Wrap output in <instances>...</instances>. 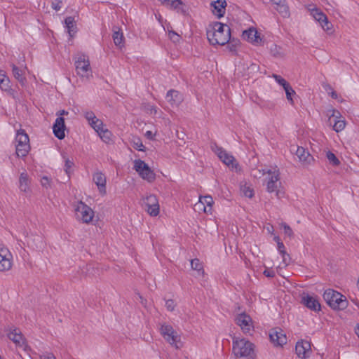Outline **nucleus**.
<instances>
[{"label":"nucleus","instance_id":"nucleus-1","mask_svg":"<svg viewBox=\"0 0 359 359\" xmlns=\"http://www.w3.org/2000/svg\"><path fill=\"white\" fill-rule=\"evenodd\" d=\"M207 38L212 45H226L231 39V28L226 24L213 22L207 29Z\"/></svg>","mask_w":359,"mask_h":359},{"label":"nucleus","instance_id":"nucleus-2","mask_svg":"<svg viewBox=\"0 0 359 359\" xmlns=\"http://www.w3.org/2000/svg\"><path fill=\"white\" fill-rule=\"evenodd\" d=\"M255 344L245 338L234 337L232 341V353L236 358L255 359Z\"/></svg>","mask_w":359,"mask_h":359},{"label":"nucleus","instance_id":"nucleus-3","mask_svg":"<svg viewBox=\"0 0 359 359\" xmlns=\"http://www.w3.org/2000/svg\"><path fill=\"white\" fill-rule=\"evenodd\" d=\"M323 299L334 310H344L348 304L346 297L333 289L325 290L323 294Z\"/></svg>","mask_w":359,"mask_h":359},{"label":"nucleus","instance_id":"nucleus-4","mask_svg":"<svg viewBox=\"0 0 359 359\" xmlns=\"http://www.w3.org/2000/svg\"><path fill=\"white\" fill-rule=\"evenodd\" d=\"M15 153L18 157H25L30 151L29 139L24 130H18L15 136Z\"/></svg>","mask_w":359,"mask_h":359},{"label":"nucleus","instance_id":"nucleus-5","mask_svg":"<svg viewBox=\"0 0 359 359\" xmlns=\"http://www.w3.org/2000/svg\"><path fill=\"white\" fill-rule=\"evenodd\" d=\"M75 68L79 76L88 79L92 76L89 58L84 54H79L75 60Z\"/></svg>","mask_w":359,"mask_h":359},{"label":"nucleus","instance_id":"nucleus-6","mask_svg":"<svg viewBox=\"0 0 359 359\" xmlns=\"http://www.w3.org/2000/svg\"><path fill=\"white\" fill-rule=\"evenodd\" d=\"M76 219L83 223H90L94 217V211L82 201H79L75 208Z\"/></svg>","mask_w":359,"mask_h":359},{"label":"nucleus","instance_id":"nucleus-7","mask_svg":"<svg viewBox=\"0 0 359 359\" xmlns=\"http://www.w3.org/2000/svg\"><path fill=\"white\" fill-rule=\"evenodd\" d=\"M161 334L163 339L169 343L171 346L177 348V332L173 329V327L168 324L163 323L160 327Z\"/></svg>","mask_w":359,"mask_h":359},{"label":"nucleus","instance_id":"nucleus-8","mask_svg":"<svg viewBox=\"0 0 359 359\" xmlns=\"http://www.w3.org/2000/svg\"><path fill=\"white\" fill-rule=\"evenodd\" d=\"M7 336L15 344L16 347L20 348L25 351L30 350L26 339L20 330L17 328L12 329L7 334Z\"/></svg>","mask_w":359,"mask_h":359},{"label":"nucleus","instance_id":"nucleus-9","mask_svg":"<svg viewBox=\"0 0 359 359\" xmlns=\"http://www.w3.org/2000/svg\"><path fill=\"white\" fill-rule=\"evenodd\" d=\"M134 169L144 180L148 182H152L155 179L154 172L144 161L140 159L134 161Z\"/></svg>","mask_w":359,"mask_h":359},{"label":"nucleus","instance_id":"nucleus-10","mask_svg":"<svg viewBox=\"0 0 359 359\" xmlns=\"http://www.w3.org/2000/svg\"><path fill=\"white\" fill-rule=\"evenodd\" d=\"M143 205L146 211L151 216H156L159 213V203L156 196L149 195L144 198Z\"/></svg>","mask_w":359,"mask_h":359},{"label":"nucleus","instance_id":"nucleus-11","mask_svg":"<svg viewBox=\"0 0 359 359\" xmlns=\"http://www.w3.org/2000/svg\"><path fill=\"white\" fill-rule=\"evenodd\" d=\"M243 39L254 45H263L264 40L261 37L260 33L254 27H250L247 30H244L242 34Z\"/></svg>","mask_w":359,"mask_h":359},{"label":"nucleus","instance_id":"nucleus-12","mask_svg":"<svg viewBox=\"0 0 359 359\" xmlns=\"http://www.w3.org/2000/svg\"><path fill=\"white\" fill-rule=\"evenodd\" d=\"M13 256L8 248L0 247V271H8L12 267Z\"/></svg>","mask_w":359,"mask_h":359},{"label":"nucleus","instance_id":"nucleus-13","mask_svg":"<svg viewBox=\"0 0 359 359\" xmlns=\"http://www.w3.org/2000/svg\"><path fill=\"white\" fill-rule=\"evenodd\" d=\"M301 303L311 311L318 312L321 310V305L318 300L315 297L309 294H304Z\"/></svg>","mask_w":359,"mask_h":359},{"label":"nucleus","instance_id":"nucleus-14","mask_svg":"<svg viewBox=\"0 0 359 359\" xmlns=\"http://www.w3.org/2000/svg\"><path fill=\"white\" fill-rule=\"evenodd\" d=\"M215 153L217 154L219 158L226 165H231L232 168H236L238 164L235 163L236 160L234 157L226 152L223 148L215 145Z\"/></svg>","mask_w":359,"mask_h":359},{"label":"nucleus","instance_id":"nucleus-15","mask_svg":"<svg viewBox=\"0 0 359 359\" xmlns=\"http://www.w3.org/2000/svg\"><path fill=\"white\" fill-rule=\"evenodd\" d=\"M269 339L274 346H282L287 343L286 335L281 329H279V331L276 329L271 330L269 332Z\"/></svg>","mask_w":359,"mask_h":359},{"label":"nucleus","instance_id":"nucleus-16","mask_svg":"<svg viewBox=\"0 0 359 359\" xmlns=\"http://www.w3.org/2000/svg\"><path fill=\"white\" fill-rule=\"evenodd\" d=\"M311 351V344L309 341L301 340L296 344L295 352L299 358L302 359L307 358Z\"/></svg>","mask_w":359,"mask_h":359},{"label":"nucleus","instance_id":"nucleus-17","mask_svg":"<svg viewBox=\"0 0 359 359\" xmlns=\"http://www.w3.org/2000/svg\"><path fill=\"white\" fill-rule=\"evenodd\" d=\"M236 324L239 325L244 333H248L252 327V318L245 313H242L236 317Z\"/></svg>","mask_w":359,"mask_h":359},{"label":"nucleus","instance_id":"nucleus-18","mask_svg":"<svg viewBox=\"0 0 359 359\" xmlns=\"http://www.w3.org/2000/svg\"><path fill=\"white\" fill-rule=\"evenodd\" d=\"M65 124L64 118L57 117L53 126V130L55 136L60 140H62L65 137Z\"/></svg>","mask_w":359,"mask_h":359},{"label":"nucleus","instance_id":"nucleus-19","mask_svg":"<svg viewBox=\"0 0 359 359\" xmlns=\"http://www.w3.org/2000/svg\"><path fill=\"white\" fill-rule=\"evenodd\" d=\"M212 7V13L217 17V18H222L225 14L226 2L225 0H217L210 4Z\"/></svg>","mask_w":359,"mask_h":359},{"label":"nucleus","instance_id":"nucleus-20","mask_svg":"<svg viewBox=\"0 0 359 359\" xmlns=\"http://www.w3.org/2000/svg\"><path fill=\"white\" fill-rule=\"evenodd\" d=\"M93 181L98 187L99 191L102 195L106 194V177L100 172H97L93 175Z\"/></svg>","mask_w":359,"mask_h":359},{"label":"nucleus","instance_id":"nucleus-21","mask_svg":"<svg viewBox=\"0 0 359 359\" xmlns=\"http://www.w3.org/2000/svg\"><path fill=\"white\" fill-rule=\"evenodd\" d=\"M296 155L300 161L306 163H310L311 160L313 159L309 152L302 147H297L296 150Z\"/></svg>","mask_w":359,"mask_h":359},{"label":"nucleus","instance_id":"nucleus-22","mask_svg":"<svg viewBox=\"0 0 359 359\" xmlns=\"http://www.w3.org/2000/svg\"><path fill=\"white\" fill-rule=\"evenodd\" d=\"M19 188L21 191H29V179L27 172H23L20 174L19 178Z\"/></svg>","mask_w":359,"mask_h":359},{"label":"nucleus","instance_id":"nucleus-23","mask_svg":"<svg viewBox=\"0 0 359 359\" xmlns=\"http://www.w3.org/2000/svg\"><path fill=\"white\" fill-rule=\"evenodd\" d=\"M11 67H12V71H13V76L22 85H24L25 81H26V79H25V70L19 69L16 65H15L13 64L11 65Z\"/></svg>","mask_w":359,"mask_h":359},{"label":"nucleus","instance_id":"nucleus-24","mask_svg":"<svg viewBox=\"0 0 359 359\" xmlns=\"http://www.w3.org/2000/svg\"><path fill=\"white\" fill-rule=\"evenodd\" d=\"M279 180V175L273 173L271 175L269 180L267 183L266 189L269 192L272 193L277 189V183Z\"/></svg>","mask_w":359,"mask_h":359},{"label":"nucleus","instance_id":"nucleus-25","mask_svg":"<svg viewBox=\"0 0 359 359\" xmlns=\"http://www.w3.org/2000/svg\"><path fill=\"white\" fill-rule=\"evenodd\" d=\"M166 100L172 107H177L178 104L177 100L178 98V92L177 90H170L167 93Z\"/></svg>","mask_w":359,"mask_h":359},{"label":"nucleus","instance_id":"nucleus-26","mask_svg":"<svg viewBox=\"0 0 359 359\" xmlns=\"http://www.w3.org/2000/svg\"><path fill=\"white\" fill-rule=\"evenodd\" d=\"M0 88L4 91H8L11 89L10 79L4 71H0Z\"/></svg>","mask_w":359,"mask_h":359},{"label":"nucleus","instance_id":"nucleus-27","mask_svg":"<svg viewBox=\"0 0 359 359\" xmlns=\"http://www.w3.org/2000/svg\"><path fill=\"white\" fill-rule=\"evenodd\" d=\"M65 22L69 36H72L73 34L76 32V30H74L76 24L74 18L71 16L67 17L65 18Z\"/></svg>","mask_w":359,"mask_h":359},{"label":"nucleus","instance_id":"nucleus-28","mask_svg":"<svg viewBox=\"0 0 359 359\" xmlns=\"http://www.w3.org/2000/svg\"><path fill=\"white\" fill-rule=\"evenodd\" d=\"M112 37L116 46H118L120 47L123 46L124 37L122 32H121L119 30H114Z\"/></svg>","mask_w":359,"mask_h":359},{"label":"nucleus","instance_id":"nucleus-29","mask_svg":"<svg viewBox=\"0 0 359 359\" xmlns=\"http://www.w3.org/2000/svg\"><path fill=\"white\" fill-rule=\"evenodd\" d=\"M311 13L313 16L316 20L322 23L323 20H326L327 15L323 13L319 8H315L311 10Z\"/></svg>","mask_w":359,"mask_h":359},{"label":"nucleus","instance_id":"nucleus-30","mask_svg":"<svg viewBox=\"0 0 359 359\" xmlns=\"http://www.w3.org/2000/svg\"><path fill=\"white\" fill-rule=\"evenodd\" d=\"M270 53L271 55L274 57L280 58L283 57V53L282 52L281 47L277 46L275 43H271V46L269 47Z\"/></svg>","mask_w":359,"mask_h":359},{"label":"nucleus","instance_id":"nucleus-31","mask_svg":"<svg viewBox=\"0 0 359 359\" xmlns=\"http://www.w3.org/2000/svg\"><path fill=\"white\" fill-rule=\"evenodd\" d=\"M191 267L193 270H195L198 272V274L201 272L204 273L203 267L202 263L197 258L192 259L190 260Z\"/></svg>","mask_w":359,"mask_h":359},{"label":"nucleus","instance_id":"nucleus-32","mask_svg":"<svg viewBox=\"0 0 359 359\" xmlns=\"http://www.w3.org/2000/svg\"><path fill=\"white\" fill-rule=\"evenodd\" d=\"M276 9L283 18L290 16L289 7L285 3L278 5Z\"/></svg>","mask_w":359,"mask_h":359},{"label":"nucleus","instance_id":"nucleus-33","mask_svg":"<svg viewBox=\"0 0 359 359\" xmlns=\"http://www.w3.org/2000/svg\"><path fill=\"white\" fill-rule=\"evenodd\" d=\"M326 157L328 159L330 163L333 166H338L340 164V161L332 151H328L326 154Z\"/></svg>","mask_w":359,"mask_h":359},{"label":"nucleus","instance_id":"nucleus-34","mask_svg":"<svg viewBox=\"0 0 359 359\" xmlns=\"http://www.w3.org/2000/svg\"><path fill=\"white\" fill-rule=\"evenodd\" d=\"M278 250L279 251L280 254L282 255L283 261L285 264H287V257L290 259L289 254H287L285 249V245L283 242H278Z\"/></svg>","mask_w":359,"mask_h":359},{"label":"nucleus","instance_id":"nucleus-35","mask_svg":"<svg viewBox=\"0 0 359 359\" xmlns=\"http://www.w3.org/2000/svg\"><path fill=\"white\" fill-rule=\"evenodd\" d=\"M169 39L175 43L180 41V35L172 29L171 26H167Z\"/></svg>","mask_w":359,"mask_h":359},{"label":"nucleus","instance_id":"nucleus-36","mask_svg":"<svg viewBox=\"0 0 359 359\" xmlns=\"http://www.w3.org/2000/svg\"><path fill=\"white\" fill-rule=\"evenodd\" d=\"M100 138L106 143H108L111 140V132L107 129L104 128L100 130V133H97Z\"/></svg>","mask_w":359,"mask_h":359},{"label":"nucleus","instance_id":"nucleus-37","mask_svg":"<svg viewBox=\"0 0 359 359\" xmlns=\"http://www.w3.org/2000/svg\"><path fill=\"white\" fill-rule=\"evenodd\" d=\"M164 6L170 8L176 9L180 6V0H158Z\"/></svg>","mask_w":359,"mask_h":359},{"label":"nucleus","instance_id":"nucleus-38","mask_svg":"<svg viewBox=\"0 0 359 359\" xmlns=\"http://www.w3.org/2000/svg\"><path fill=\"white\" fill-rule=\"evenodd\" d=\"M283 89L285 92L286 97L288 100V101L290 102L291 104H294L292 96L296 95L295 91L293 90L290 84Z\"/></svg>","mask_w":359,"mask_h":359},{"label":"nucleus","instance_id":"nucleus-39","mask_svg":"<svg viewBox=\"0 0 359 359\" xmlns=\"http://www.w3.org/2000/svg\"><path fill=\"white\" fill-rule=\"evenodd\" d=\"M90 125L97 133H100V130L104 128L102 121L97 118L91 122Z\"/></svg>","mask_w":359,"mask_h":359},{"label":"nucleus","instance_id":"nucleus-40","mask_svg":"<svg viewBox=\"0 0 359 359\" xmlns=\"http://www.w3.org/2000/svg\"><path fill=\"white\" fill-rule=\"evenodd\" d=\"M240 41L238 39L233 38L228 41L227 48L231 52H236L237 46L240 44Z\"/></svg>","mask_w":359,"mask_h":359},{"label":"nucleus","instance_id":"nucleus-41","mask_svg":"<svg viewBox=\"0 0 359 359\" xmlns=\"http://www.w3.org/2000/svg\"><path fill=\"white\" fill-rule=\"evenodd\" d=\"M132 144L133 147L139 150V151H144V146L142 144V142L141 140L138 137H133L132 140Z\"/></svg>","mask_w":359,"mask_h":359},{"label":"nucleus","instance_id":"nucleus-42","mask_svg":"<svg viewBox=\"0 0 359 359\" xmlns=\"http://www.w3.org/2000/svg\"><path fill=\"white\" fill-rule=\"evenodd\" d=\"M346 126V122L344 120H338L336 121L334 126L333 129L337 132L339 133L344 130Z\"/></svg>","mask_w":359,"mask_h":359},{"label":"nucleus","instance_id":"nucleus-43","mask_svg":"<svg viewBox=\"0 0 359 359\" xmlns=\"http://www.w3.org/2000/svg\"><path fill=\"white\" fill-rule=\"evenodd\" d=\"M241 189L244 196L248 198H251L254 196V191L250 187H247L246 185L241 186Z\"/></svg>","mask_w":359,"mask_h":359},{"label":"nucleus","instance_id":"nucleus-44","mask_svg":"<svg viewBox=\"0 0 359 359\" xmlns=\"http://www.w3.org/2000/svg\"><path fill=\"white\" fill-rule=\"evenodd\" d=\"M273 76L275 79L276 81L279 85L283 86V88H285V87H287V86H288L290 85V83L285 79L281 77L280 75L273 74Z\"/></svg>","mask_w":359,"mask_h":359},{"label":"nucleus","instance_id":"nucleus-45","mask_svg":"<svg viewBox=\"0 0 359 359\" xmlns=\"http://www.w3.org/2000/svg\"><path fill=\"white\" fill-rule=\"evenodd\" d=\"M281 226L283 228L285 236H288L290 238H292L293 236V231L287 224L283 222L281 224Z\"/></svg>","mask_w":359,"mask_h":359},{"label":"nucleus","instance_id":"nucleus-46","mask_svg":"<svg viewBox=\"0 0 359 359\" xmlns=\"http://www.w3.org/2000/svg\"><path fill=\"white\" fill-rule=\"evenodd\" d=\"M200 201L202 203H206L208 206H212V203H214L213 199L210 196H205L203 197H201L200 198Z\"/></svg>","mask_w":359,"mask_h":359},{"label":"nucleus","instance_id":"nucleus-47","mask_svg":"<svg viewBox=\"0 0 359 359\" xmlns=\"http://www.w3.org/2000/svg\"><path fill=\"white\" fill-rule=\"evenodd\" d=\"M84 116L88 121V123L90 124L91 122L95 120L97 117L95 116V114L93 111H86L84 113Z\"/></svg>","mask_w":359,"mask_h":359},{"label":"nucleus","instance_id":"nucleus-48","mask_svg":"<svg viewBox=\"0 0 359 359\" xmlns=\"http://www.w3.org/2000/svg\"><path fill=\"white\" fill-rule=\"evenodd\" d=\"M320 24L322 28L326 31L330 30L332 26V24L328 21L327 17H326L325 20H323L322 23Z\"/></svg>","mask_w":359,"mask_h":359},{"label":"nucleus","instance_id":"nucleus-49","mask_svg":"<svg viewBox=\"0 0 359 359\" xmlns=\"http://www.w3.org/2000/svg\"><path fill=\"white\" fill-rule=\"evenodd\" d=\"M320 24L322 28L326 31L330 30L332 26V24L328 21L327 17H326L325 20H323L322 23Z\"/></svg>","mask_w":359,"mask_h":359},{"label":"nucleus","instance_id":"nucleus-50","mask_svg":"<svg viewBox=\"0 0 359 359\" xmlns=\"http://www.w3.org/2000/svg\"><path fill=\"white\" fill-rule=\"evenodd\" d=\"M64 158H65V171H66L67 173H69V170L74 165V163L72 161H70L69 158H67L64 157Z\"/></svg>","mask_w":359,"mask_h":359},{"label":"nucleus","instance_id":"nucleus-51","mask_svg":"<svg viewBox=\"0 0 359 359\" xmlns=\"http://www.w3.org/2000/svg\"><path fill=\"white\" fill-rule=\"evenodd\" d=\"M40 358L41 359H56L55 355L52 353H50V352L43 353L40 355Z\"/></svg>","mask_w":359,"mask_h":359},{"label":"nucleus","instance_id":"nucleus-52","mask_svg":"<svg viewBox=\"0 0 359 359\" xmlns=\"http://www.w3.org/2000/svg\"><path fill=\"white\" fill-rule=\"evenodd\" d=\"M175 306L176 304L172 299H168L165 302V306L169 311H173Z\"/></svg>","mask_w":359,"mask_h":359},{"label":"nucleus","instance_id":"nucleus-53","mask_svg":"<svg viewBox=\"0 0 359 359\" xmlns=\"http://www.w3.org/2000/svg\"><path fill=\"white\" fill-rule=\"evenodd\" d=\"M263 274L268 278H273L276 275L273 269H266L264 271Z\"/></svg>","mask_w":359,"mask_h":359},{"label":"nucleus","instance_id":"nucleus-54","mask_svg":"<svg viewBox=\"0 0 359 359\" xmlns=\"http://www.w3.org/2000/svg\"><path fill=\"white\" fill-rule=\"evenodd\" d=\"M61 1H55L52 2V8L55 11H59L61 8Z\"/></svg>","mask_w":359,"mask_h":359},{"label":"nucleus","instance_id":"nucleus-55","mask_svg":"<svg viewBox=\"0 0 359 359\" xmlns=\"http://www.w3.org/2000/svg\"><path fill=\"white\" fill-rule=\"evenodd\" d=\"M41 182L43 187H47L50 185V181L47 177H42Z\"/></svg>","mask_w":359,"mask_h":359},{"label":"nucleus","instance_id":"nucleus-56","mask_svg":"<svg viewBox=\"0 0 359 359\" xmlns=\"http://www.w3.org/2000/svg\"><path fill=\"white\" fill-rule=\"evenodd\" d=\"M274 192H276V196L278 198H282L284 195V192L279 189H276V191H275Z\"/></svg>","mask_w":359,"mask_h":359},{"label":"nucleus","instance_id":"nucleus-57","mask_svg":"<svg viewBox=\"0 0 359 359\" xmlns=\"http://www.w3.org/2000/svg\"><path fill=\"white\" fill-rule=\"evenodd\" d=\"M145 136L150 140H152L154 138V135L151 131H147L145 133Z\"/></svg>","mask_w":359,"mask_h":359},{"label":"nucleus","instance_id":"nucleus-58","mask_svg":"<svg viewBox=\"0 0 359 359\" xmlns=\"http://www.w3.org/2000/svg\"><path fill=\"white\" fill-rule=\"evenodd\" d=\"M271 2L273 4H276L277 5V6L278 5H280L282 3H285V0H271Z\"/></svg>","mask_w":359,"mask_h":359},{"label":"nucleus","instance_id":"nucleus-59","mask_svg":"<svg viewBox=\"0 0 359 359\" xmlns=\"http://www.w3.org/2000/svg\"><path fill=\"white\" fill-rule=\"evenodd\" d=\"M331 97H332V98H333V99H337L338 95H337V92H336V91H334V90H332V92H331Z\"/></svg>","mask_w":359,"mask_h":359},{"label":"nucleus","instance_id":"nucleus-60","mask_svg":"<svg viewBox=\"0 0 359 359\" xmlns=\"http://www.w3.org/2000/svg\"><path fill=\"white\" fill-rule=\"evenodd\" d=\"M68 114V112L65 111V110H61V111H59L57 113V115H59V116H63V115H67Z\"/></svg>","mask_w":359,"mask_h":359},{"label":"nucleus","instance_id":"nucleus-61","mask_svg":"<svg viewBox=\"0 0 359 359\" xmlns=\"http://www.w3.org/2000/svg\"><path fill=\"white\" fill-rule=\"evenodd\" d=\"M355 333L359 338V323H358L355 327Z\"/></svg>","mask_w":359,"mask_h":359},{"label":"nucleus","instance_id":"nucleus-62","mask_svg":"<svg viewBox=\"0 0 359 359\" xmlns=\"http://www.w3.org/2000/svg\"><path fill=\"white\" fill-rule=\"evenodd\" d=\"M332 116H336V117L337 118V117H338V116H341V115H340V113H339V111H335V110H334V111H333V114H332Z\"/></svg>","mask_w":359,"mask_h":359},{"label":"nucleus","instance_id":"nucleus-63","mask_svg":"<svg viewBox=\"0 0 359 359\" xmlns=\"http://www.w3.org/2000/svg\"><path fill=\"white\" fill-rule=\"evenodd\" d=\"M273 241H274L275 242H276L277 243H278V242H282V241H280V237H279L278 236H274V238H273Z\"/></svg>","mask_w":359,"mask_h":359},{"label":"nucleus","instance_id":"nucleus-64","mask_svg":"<svg viewBox=\"0 0 359 359\" xmlns=\"http://www.w3.org/2000/svg\"><path fill=\"white\" fill-rule=\"evenodd\" d=\"M332 87L330 85H327L325 90L327 91L328 90H332Z\"/></svg>","mask_w":359,"mask_h":359}]
</instances>
